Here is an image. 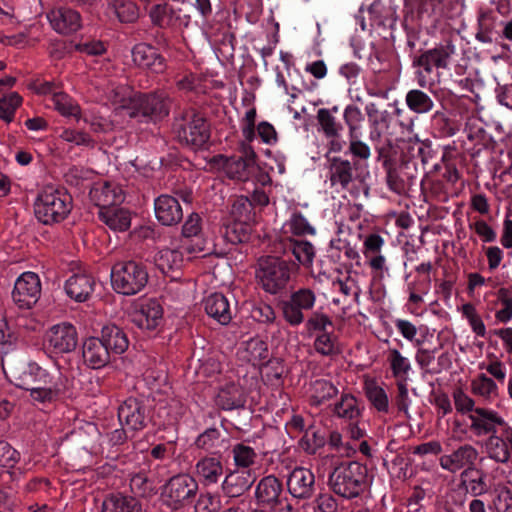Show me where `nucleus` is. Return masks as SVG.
<instances>
[{"label": "nucleus", "mask_w": 512, "mask_h": 512, "mask_svg": "<svg viewBox=\"0 0 512 512\" xmlns=\"http://www.w3.org/2000/svg\"><path fill=\"white\" fill-rule=\"evenodd\" d=\"M216 404L223 410H232L244 405L243 391L239 385L230 382L221 387L216 395Z\"/></svg>", "instance_id": "obj_42"}, {"label": "nucleus", "mask_w": 512, "mask_h": 512, "mask_svg": "<svg viewBox=\"0 0 512 512\" xmlns=\"http://www.w3.org/2000/svg\"><path fill=\"white\" fill-rule=\"evenodd\" d=\"M105 13L121 23H133L139 17L138 6L131 0H108Z\"/></svg>", "instance_id": "obj_40"}, {"label": "nucleus", "mask_w": 512, "mask_h": 512, "mask_svg": "<svg viewBox=\"0 0 512 512\" xmlns=\"http://www.w3.org/2000/svg\"><path fill=\"white\" fill-rule=\"evenodd\" d=\"M198 449L210 452L212 456L221 454V449L227 447L228 441L217 428H208L196 438L194 442Z\"/></svg>", "instance_id": "obj_41"}, {"label": "nucleus", "mask_w": 512, "mask_h": 512, "mask_svg": "<svg viewBox=\"0 0 512 512\" xmlns=\"http://www.w3.org/2000/svg\"><path fill=\"white\" fill-rule=\"evenodd\" d=\"M455 409L461 415L474 413L479 406H476L475 400L463 389L457 388L452 393Z\"/></svg>", "instance_id": "obj_63"}, {"label": "nucleus", "mask_w": 512, "mask_h": 512, "mask_svg": "<svg viewBox=\"0 0 512 512\" xmlns=\"http://www.w3.org/2000/svg\"><path fill=\"white\" fill-rule=\"evenodd\" d=\"M185 410V406L179 399L172 398L164 405H159L157 415L162 419L163 425H173L184 415Z\"/></svg>", "instance_id": "obj_50"}, {"label": "nucleus", "mask_w": 512, "mask_h": 512, "mask_svg": "<svg viewBox=\"0 0 512 512\" xmlns=\"http://www.w3.org/2000/svg\"><path fill=\"white\" fill-rule=\"evenodd\" d=\"M497 304L500 308L495 318L500 323H508L512 319V293L507 288H500L496 292Z\"/></svg>", "instance_id": "obj_56"}, {"label": "nucleus", "mask_w": 512, "mask_h": 512, "mask_svg": "<svg viewBox=\"0 0 512 512\" xmlns=\"http://www.w3.org/2000/svg\"><path fill=\"white\" fill-rule=\"evenodd\" d=\"M44 341L56 354L69 353L77 347V330L71 323L61 322L51 326L45 332Z\"/></svg>", "instance_id": "obj_13"}, {"label": "nucleus", "mask_w": 512, "mask_h": 512, "mask_svg": "<svg viewBox=\"0 0 512 512\" xmlns=\"http://www.w3.org/2000/svg\"><path fill=\"white\" fill-rule=\"evenodd\" d=\"M297 270L298 266L294 262L268 257L260 263L257 278L265 292L275 295L285 289L291 274Z\"/></svg>", "instance_id": "obj_4"}, {"label": "nucleus", "mask_w": 512, "mask_h": 512, "mask_svg": "<svg viewBox=\"0 0 512 512\" xmlns=\"http://www.w3.org/2000/svg\"><path fill=\"white\" fill-rule=\"evenodd\" d=\"M455 51L456 48L452 41L445 40L423 53L417 61L419 85L421 87H426L429 84L433 85L438 77V73H434V69H447Z\"/></svg>", "instance_id": "obj_6"}, {"label": "nucleus", "mask_w": 512, "mask_h": 512, "mask_svg": "<svg viewBox=\"0 0 512 512\" xmlns=\"http://www.w3.org/2000/svg\"><path fill=\"white\" fill-rule=\"evenodd\" d=\"M238 355L241 360L252 364L254 367H259L268 360V345L258 337L251 338L242 344Z\"/></svg>", "instance_id": "obj_33"}, {"label": "nucleus", "mask_w": 512, "mask_h": 512, "mask_svg": "<svg viewBox=\"0 0 512 512\" xmlns=\"http://www.w3.org/2000/svg\"><path fill=\"white\" fill-rule=\"evenodd\" d=\"M289 493L298 499H309L315 492V475L305 467L294 468L288 476Z\"/></svg>", "instance_id": "obj_20"}, {"label": "nucleus", "mask_w": 512, "mask_h": 512, "mask_svg": "<svg viewBox=\"0 0 512 512\" xmlns=\"http://www.w3.org/2000/svg\"><path fill=\"white\" fill-rule=\"evenodd\" d=\"M337 394V387L325 379L315 380L310 386V401L313 405H320Z\"/></svg>", "instance_id": "obj_49"}, {"label": "nucleus", "mask_w": 512, "mask_h": 512, "mask_svg": "<svg viewBox=\"0 0 512 512\" xmlns=\"http://www.w3.org/2000/svg\"><path fill=\"white\" fill-rule=\"evenodd\" d=\"M10 377L16 387L29 391L39 385H48L55 376L36 362H29L13 368Z\"/></svg>", "instance_id": "obj_14"}, {"label": "nucleus", "mask_w": 512, "mask_h": 512, "mask_svg": "<svg viewBox=\"0 0 512 512\" xmlns=\"http://www.w3.org/2000/svg\"><path fill=\"white\" fill-rule=\"evenodd\" d=\"M169 113L164 93H137L133 106L129 110L130 118H149L152 120L160 119Z\"/></svg>", "instance_id": "obj_11"}, {"label": "nucleus", "mask_w": 512, "mask_h": 512, "mask_svg": "<svg viewBox=\"0 0 512 512\" xmlns=\"http://www.w3.org/2000/svg\"><path fill=\"white\" fill-rule=\"evenodd\" d=\"M384 239L379 234H369L363 241L362 253L368 266L375 272H388L386 258L382 254Z\"/></svg>", "instance_id": "obj_26"}, {"label": "nucleus", "mask_w": 512, "mask_h": 512, "mask_svg": "<svg viewBox=\"0 0 512 512\" xmlns=\"http://www.w3.org/2000/svg\"><path fill=\"white\" fill-rule=\"evenodd\" d=\"M431 288L430 276H419L407 284L409 294V303L419 305L423 302V297L427 295Z\"/></svg>", "instance_id": "obj_52"}, {"label": "nucleus", "mask_w": 512, "mask_h": 512, "mask_svg": "<svg viewBox=\"0 0 512 512\" xmlns=\"http://www.w3.org/2000/svg\"><path fill=\"white\" fill-rule=\"evenodd\" d=\"M232 454L234 464L243 468L242 470H249L248 468L253 466L258 459L256 451L244 443L236 444L232 449Z\"/></svg>", "instance_id": "obj_55"}, {"label": "nucleus", "mask_w": 512, "mask_h": 512, "mask_svg": "<svg viewBox=\"0 0 512 512\" xmlns=\"http://www.w3.org/2000/svg\"><path fill=\"white\" fill-rule=\"evenodd\" d=\"M365 395L374 409L379 413L387 414L390 410V401L387 392L375 381L365 384Z\"/></svg>", "instance_id": "obj_46"}, {"label": "nucleus", "mask_w": 512, "mask_h": 512, "mask_svg": "<svg viewBox=\"0 0 512 512\" xmlns=\"http://www.w3.org/2000/svg\"><path fill=\"white\" fill-rule=\"evenodd\" d=\"M131 321L141 330L157 329L163 321V308L154 298L140 299L130 313Z\"/></svg>", "instance_id": "obj_12"}, {"label": "nucleus", "mask_w": 512, "mask_h": 512, "mask_svg": "<svg viewBox=\"0 0 512 512\" xmlns=\"http://www.w3.org/2000/svg\"><path fill=\"white\" fill-rule=\"evenodd\" d=\"M317 120L322 131L327 137L339 136L342 130V125L337 122L331 110L325 108L319 109L317 112Z\"/></svg>", "instance_id": "obj_58"}, {"label": "nucleus", "mask_w": 512, "mask_h": 512, "mask_svg": "<svg viewBox=\"0 0 512 512\" xmlns=\"http://www.w3.org/2000/svg\"><path fill=\"white\" fill-rule=\"evenodd\" d=\"M198 482L194 476L180 473L171 477L163 487V501L171 508L178 509L192 502L198 492Z\"/></svg>", "instance_id": "obj_7"}, {"label": "nucleus", "mask_w": 512, "mask_h": 512, "mask_svg": "<svg viewBox=\"0 0 512 512\" xmlns=\"http://www.w3.org/2000/svg\"><path fill=\"white\" fill-rule=\"evenodd\" d=\"M477 449L470 445L464 444L449 454H444L439 458V465L443 470L450 473H456L462 469H473L478 459Z\"/></svg>", "instance_id": "obj_18"}, {"label": "nucleus", "mask_w": 512, "mask_h": 512, "mask_svg": "<svg viewBox=\"0 0 512 512\" xmlns=\"http://www.w3.org/2000/svg\"><path fill=\"white\" fill-rule=\"evenodd\" d=\"M82 356L85 364L92 369H100L108 364L110 355L99 338L91 337L83 344Z\"/></svg>", "instance_id": "obj_32"}, {"label": "nucleus", "mask_w": 512, "mask_h": 512, "mask_svg": "<svg viewBox=\"0 0 512 512\" xmlns=\"http://www.w3.org/2000/svg\"><path fill=\"white\" fill-rule=\"evenodd\" d=\"M102 512H142V505L135 497L111 494L103 501Z\"/></svg>", "instance_id": "obj_43"}, {"label": "nucleus", "mask_w": 512, "mask_h": 512, "mask_svg": "<svg viewBox=\"0 0 512 512\" xmlns=\"http://www.w3.org/2000/svg\"><path fill=\"white\" fill-rule=\"evenodd\" d=\"M368 469L357 462H343L336 466L328 477L330 489L345 499L358 497L366 488Z\"/></svg>", "instance_id": "obj_1"}, {"label": "nucleus", "mask_w": 512, "mask_h": 512, "mask_svg": "<svg viewBox=\"0 0 512 512\" xmlns=\"http://www.w3.org/2000/svg\"><path fill=\"white\" fill-rule=\"evenodd\" d=\"M155 215L163 225L177 224L183 217L178 200L170 195H160L154 203Z\"/></svg>", "instance_id": "obj_29"}, {"label": "nucleus", "mask_w": 512, "mask_h": 512, "mask_svg": "<svg viewBox=\"0 0 512 512\" xmlns=\"http://www.w3.org/2000/svg\"><path fill=\"white\" fill-rule=\"evenodd\" d=\"M131 53L136 66L155 73L164 71L165 59L155 47L146 43H139L133 47Z\"/></svg>", "instance_id": "obj_24"}, {"label": "nucleus", "mask_w": 512, "mask_h": 512, "mask_svg": "<svg viewBox=\"0 0 512 512\" xmlns=\"http://www.w3.org/2000/svg\"><path fill=\"white\" fill-rule=\"evenodd\" d=\"M316 302L315 292L309 288H299L281 303L283 318L291 326H299L305 320L304 311L313 309Z\"/></svg>", "instance_id": "obj_9"}, {"label": "nucleus", "mask_w": 512, "mask_h": 512, "mask_svg": "<svg viewBox=\"0 0 512 512\" xmlns=\"http://www.w3.org/2000/svg\"><path fill=\"white\" fill-rule=\"evenodd\" d=\"M91 201L100 209L110 208L124 201L122 188L113 182L99 181L90 189Z\"/></svg>", "instance_id": "obj_22"}, {"label": "nucleus", "mask_w": 512, "mask_h": 512, "mask_svg": "<svg viewBox=\"0 0 512 512\" xmlns=\"http://www.w3.org/2000/svg\"><path fill=\"white\" fill-rule=\"evenodd\" d=\"M51 101L54 109L63 117H72L77 121L82 118L79 104L67 93H54Z\"/></svg>", "instance_id": "obj_45"}, {"label": "nucleus", "mask_w": 512, "mask_h": 512, "mask_svg": "<svg viewBox=\"0 0 512 512\" xmlns=\"http://www.w3.org/2000/svg\"><path fill=\"white\" fill-rule=\"evenodd\" d=\"M202 246H197V248L191 247L187 242H183L179 248H164L161 249L155 258V262L157 267L163 272L168 273L172 270L180 269L183 266L185 261V255L187 259L189 255L196 251H202Z\"/></svg>", "instance_id": "obj_19"}, {"label": "nucleus", "mask_w": 512, "mask_h": 512, "mask_svg": "<svg viewBox=\"0 0 512 512\" xmlns=\"http://www.w3.org/2000/svg\"><path fill=\"white\" fill-rule=\"evenodd\" d=\"M258 368L262 378L270 384L279 382L284 373L283 362L278 358L268 359Z\"/></svg>", "instance_id": "obj_61"}, {"label": "nucleus", "mask_w": 512, "mask_h": 512, "mask_svg": "<svg viewBox=\"0 0 512 512\" xmlns=\"http://www.w3.org/2000/svg\"><path fill=\"white\" fill-rule=\"evenodd\" d=\"M47 19L51 27L59 34L68 35L75 33L82 26V18L79 12L69 7H59L47 13Z\"/></svg>", "instance_id": "obj_21"}, {"label": "nucleus", "mask_w": 512, "mask_h": 512, "mask_svg": "<svg viewBox=\"0 0 512 512\" xmlns=\"http://www.w3.org/2000/svg\"><path fill=\"white\" fill-rule=\"evenodd\" d=\"M99 219L114 232H125L131 226V212L123 207L99 209Z\"/></svg>", "instance_id": "obj_31"}, {"label": "nucleus", "mask_w": 512, "mask_h": 512, "mask_svg": "<svg viewBox=\"0 0 512 512\" xmlns=\"http://www.w3.org/2000/svg\"><path fill=\"white\" fill-rule=\"evenodd\" d=\"M41 296V281L38 274L26 271L15 281L12 291L13 302L21 309L32 308Z\"/></svg>", "instance_id": "obj_10"}, {"label": "nucleus", "mask_w": 512, "mask_h": 512, "mask_svg": "<svg viewBox=\"0 0 512 512\" xmlns=\"http://www.w3.org/2000/svg\"><path fill=\"white\" fill-rule=\"evenodd\" d=\"M23 98L17 92H10L0 98V119L11 123L15 118L16 110L22 105Z\"/></svg>", "instance_id": "obj_54"}, {"label": "nucleus", "mask_w": 512, "mask_h": 512, "mask_svg": "<svg viewBox=\"0 0 512 512\" xmlns=\"http://www.w3.org/2000/svg\"><path fill=\"white\" fill-rule=\"evenodd\" d=\"M131 490L139 496H147L154 490V482L148 477V471L141 469L131 475L130 478Z\"/></svg>", "instance_id": "obj_60"}, {"label": "nucleus", "mask_w": 512, "mask_h": 512, "mask_svg": "<svg viewBox=\"0 0 512 512\" xmlns=\"http://www.w3.org/2000/svg\"><path fill=\"white\" fill-rule=\"evenodd\" d=\"M406 104L415 113H428L433 109L434 102L425 92L413 89L406 94Z\"/></svg>", "instance_id": "obj_51"}, {"label": "nucleus", "mask_w": 512, "mask_h": 512, "mask_svg": "<svg viewBox=\"0 0 512 512\" xmlns=\"http://www.w3.org/2000/svg\"><path fill=\"white\" fill-rule=\"evenodd\" d=\"M468 419L469 429L477 437L495 434L498 427L506 425L498 411L485 407H478L474 413L468 415Z\"/></svg>", "instance_id": "obj_17"}, {"label": "nucleus", "mask_w": 512, "mask_h": 512, "mask_svg": "<svg viewBox=\"0 0 512 512\" xmlns=\"http://www.w3.org/2000/svg\"><path fill=\"white\" fill-rule=\"evenodd\" d=\"M94 290V280L87 274H74L66 280V294L77 302H84Z\"/></svg>", "instance_id": "obj_37"}, {"label": "nucleus", "mask_w": 512, "mask_h": 512, "mask_svg": "<svg viewBox=\"0 0 512 512\" xmlns=\"http://www.w3.org/2000/svg\"><path fill=\"white\" fill-rule=\"evenodd\" d=\"M65 378L60 374L51 379L48 385H39L29 390V397L34 404H50L58 400L65 391Z\"/></svg>", "instance_id": "obj_30"}, {"label": "nucleus", "mask_w": 512, "mask_h": 512, "mask_svg": "<svg viewBox=\"0 0 512 512\" xmlns=\"http://www.w3.org/2000/svg\"><path fill=\"white\" fill-rule=\"evenodd\" d=\"M386 360L395 382L409 381L412 365L408 357L404 356L396 348H389L387 350Z\"/></svg>", "instance_id": "obj_39"}, {"label": "nucleus", "mask_w": 512, "mask_h": 512, "mask_svg": "<svg viewBox=\"0 0 512 512\" xmlns=\"http://www.w3.org/2000/svg\"><path fill=\"white\" fill-rule=\"evenodd\" d=\"M179 141L193 149L204 146L209 137V129L206 121L200 115L194 114L185 124L176 127Z\"/></svg>", "instance_id": "obj_16"}, {"label": "nucleus", "mask_w": 512, "mask_h": 512, "mask_svg": "<svg viewBox=\"0 0 512 512\" xmlns=\"http://www.w3.org/2000/svg\"><path fill=\"white\" fill-rule=\"evenodd\" d=\"M149 17L152 23L161 28L187 27L190 23V15L181 7L159 3L151 6Z\"/></svg>", "instance_id": "obj_15"}, {"label": "nucleus", "mask_w": 512, "mask_h": 512, "mask_svg": "<svg viewBox=\"0 0 512 512\" xmlns=\"http://www.w3.org/2000/svg\"><path fill=\"white\" fill-rule=\"evenodd\" d=\"M485 447L489 458L498 463H507L511 457L506 439L501 438L496 433L487 438Z\"/></svg>", "instance_id": "obj_47"}, {"label": "nucleus", "mask_w": 512, "mask_h": 512, "mask_svg": "<svg viewBox=\"0 0 512 512\" xmlns=\"http://www.w3.org/2000/svg\"><path fill=\"white\" fill-rule=\"evenodd\" d=\"M206 313L221 325H227L232 319L228 299L222 293H212L204 299Z\"/></svg>", "instance_id": "obj_35"}, {"label": "nucleus", "mask_w": 512, "mask_h": 512, "mask_svg": "<svg viewBox=\"0 0 512 512\" xmlns=\"http://www.w3.org/2000/svg\"><path fill=\"white\" fill-rule=\"evenodd\" d=\"M223 464L220 456L206 455L200 458L194 467L196 480L204 486L217 484L223 475Z\"/></svg>", "instance_id": "obj_25"}, {"label": "nucleus", "mask_w": 512, "mask_h": 512, "mask_svg": "<svg viewBox=\"0 0 512 512\" xmlns=\"http://www.w3.org/2000/svg\"><path fill=\"white\" fill-rule=\"evenodd\" d=\"M353 178L354 170L349 160L340 157L330 159L328 179L332 188L337 192L347 189Z\"/></svg>", "instance_id": "obj_27"}, {"label": "nucleus", "mask_w": 512, "mask_h": 512, "mask_svg": "<svg viewBox=\"0 0 512 512\" xmlns=\"http://www.w3.org/2000/svg\"><path fill=\"white\" fill-rule=\"evenodd\" d=\"M492 507L495 512H512V491L506 486L496 488Z\"/></svg>", "instance_id": "obj_64"}, {"label": "nucleus", "mask_w": 512, "mask_h": 512, "mask_svg": "<svg viewBox=\"0 0 512 512\" xmlns=\"http://www.w3.org/2000/svg\"><path fill=\"white\" fill-rule=\"evenodd\" d=\"M255 480L256 475L251 470H234L225 476L222 490L229 497H238L246 492Z\"/></svg>", "instance_id": "obj_28"}, {"label": "nucleus", "mask_w": 512, "mask_h": 512, "mask_svg": "<svg viewBox=\"0 0 512 512\" xmlns=\"http://www.w3.org/2000/svg\"><path fill=\"white\" fill-rule=\"evenodd\" d=\"M313 346L315 351L322 356L331 357L340 352L338 339L332 332L317 334Z\"/></svg>", "instance_id": "obj_53"}, {"label": "nucleus", "mask_w": 512, "mask_h": 512, "mask_svg": "<svg viewBox=\"0 0 512 512\" xmlns=\"http://www.w3.org/2000/svg\"><path fill=\"white\" fill-rule=\"evenodd\" d=\"M118 418L128 429L141 430L146 426L145 406L136 398H128L119 406Z\"/></svg>", "instance_id": "obj_23"}, {"label": "nucleus", "mask_w": 512, "mask_h": 512, "mask_svg": "<svg viewBox=\"0 0 512 512\" xmlns=\"http://www.w3.org/2000/svg\"><path fill=\"white\" fill-rule=\"evenodd\" d=\"M282 483L273 475L262 478L256 486L255 496L259 503L276 505L281 502Z\"/></svg>", "instance_id": "obj_34"}, {"label": "nucleus", "mask_w": 512, "mask_h": 512, "mask_svg": "<svg viewBox=\"0 0 512 512\" xmlns=\"http://www.w3.org/2000/svg\"><path fill=\"white\" fill-rule=\"evenodd\" d=\"M100 340L104 344L109 355H120L124 353L129 346V340L126 333L116 325H107L103 327Z\"/></svg>", "instance_id": "obj_38"}, {"label": "nucleus", "mask_w": 512, "mask_h": 512, "mask_svg": "<svg viewBox=\"0 0 512 512\" xmlns=\"http://www.w3.org/2000/svg\"><path fill=\"white\" fill-rule=\"evenodd\" d=\"M137 92L124 84H110L106 89V97L115 106V110L129 115Z\"/></svg>", "instance_id": "obj_36"}, {"label": "nucleus", "mask_w": 512, "mask_h": 512, "mask_svg": "<svg viewBox=\"0 0 512 512\" xmlns=\"http://www.w3.org/2000/svg\"><path fill=\"white\" fill-rule=\"evenodd\" d=\"M242 156L217 155L213 157L214 166L221 170L228 178L237 181H247L254 168L256 154L248 144L242 145Z\"/></svg>", "instance_id": "obj_8"}, {"label": "nucleus", "mask_w": 512, "mask_h": 512, "mask_svg": "<svg viewBox=\"0 0 512 512\" xmlns=\"http://www.w3.org/2000/svg\"><path fill=\"white\" fill-rule=\"evenodd\" d=\"M291 251L297 261L306 267H310L315 257V248L309 241L292 240Z\"/></svg>", "instance_id": "obj_57"}, {"label": "nucleus", "mask_w": 512, "mask_h": 512, "mask_svg": "<svg viewBox=\"0 0 512 512\" xmlns=\"http://www.w3.org/2000/svg\"><path fill=\"white\" fill-rule=\"evenodd\" d=\"M458 312L461 316L466 319L472 332L477 336L484 338L486 337L487 330L485 323L478 313L474 304L467 302L458 307Z\"/></svg>", "instance_id": "obj_48"}, {"label": "nucleus", "mask_w": 512, "mask_h": 512, "mask_svg": "<svg viewBox=\"0 0 512 512\" xmlns=\"http://www.w3.org/2000/svg\"><path fill=\"white\" fill-rule=\"evenodd\" d=\"M72 208V199L63 190L45 187L38 195L34 210L37 219L43 224L63 221Z\"/></svg>", "instance_id": "obj_2"}, {"label": "nucleus", "mask_w": 512, "mask_h": 512, "mask_svg": "<svg viewBox=\"0 0 512 512\" xmlns=\"http://www.w3.org/2000/svg\"><path fill=\"white\" fill-rule=\"evenodd\" d=\"M333 414L344 420L357 421L361 416L357 398L350 393L342 394L333 406Z\"/></svg>", "instance_id": "obj_44"}, {"label": "nucleus", "mask_w": 512, "mask_h": 512, "mask_svg": "<svg viewBox=\"0 0 512 512\" xmlns=\"http://www.w3.org/2000/svg\"><path fill=\"white\" fill-rule=\"evenodd\" d=\"M479 368L485 370L486 373H479L470 381V391L475 397L483 402L491 404L499 397V387L496 381L503 383L506 379V365L498 360L493 359L489 363H479Z\"/></svg>", "instance_id": "obj_3"}, {"label": "nucleus", "mask_w": 512, "mask_h": 512, "mask_svg": "<svg viewBox=\"0 0 512 512\" xmlns=\"http://www.w3.org/2000/svg\"><path fill=\"white\" fill-rule=\"evenodd\" d=\"M286 227L290 233L296 236L315 235V228L301 213H293L286 222Z\"/></svg>", "instance_id": "obj_62"}, {"label": "nucleus", "mask_w": 512, "mask_h": 512, "mask_svg": "<svg viewBox=\"0 0 512 512\" xmlns=\"http://www.w3.org/2000/svg\"><path fill=\"white\" fill-rule=\"evenodd\" d=\"M148 282L145 267L135 261L114 264L111 270V285L115 292L130 296L139 293Z\"/></svg>", "instance_id": "obj_5"}, {"label": "nucleus", "mask_w": 512, "mask_h": 512, "mask_svg": "<svg viewBox=\"0 0 512 512\" xmlns=\"http://www.w3.org/2000/svg\"><path fill=\"white\" fill-rule=\"evenodd\" d=\"M343 119L348 127V135L361 134L364 115L358 106L354 104L347 105L343 111Z\"/></svg>", "instance_id": "obj_59"}]
</instances>
